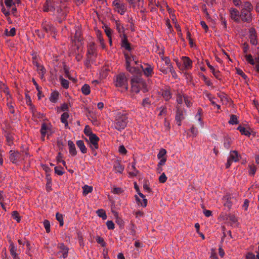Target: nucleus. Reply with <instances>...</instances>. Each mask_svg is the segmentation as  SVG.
I'll return each instance as SVG.
<instances>
[{
    "instance_id": "f257e3e1",
    "label": "nucleus",
    "mask_w": 259,
    "mask_h": 259,
    "mask_svg": "<svg viewBox=\"0 0 259 259\" xmlns=\"http://www.w3.org/2000/svg\"><path fill=\"white\" fill-rule=\"evenodd\" d=\"M253 9V7L250 2H244L242 5L240 13V20L243 22L251 23L253 19V15L251 13Z\"/></svg>"
},
{
    "instance_id": "f03ea898",
    "label": "nucleus",
    "mask_w": 259,
    "mask_h": 259,
    "mask_svg": "<svg viewBox=\"0 0 259 259\" xmlns=\"http://www.w3.org/2000/svg\"><path fill=\"white\" fill-rule=\"evenodd\" d=\"M131 90L136 94L141 90L144 93L148 91L147 84L144 79L140 75H133L131 78Z\"/></svg>"
},
{
    "instance_id": "7ed1b4c3",
    "label": "nucleus",
    "mask_w": 259,
    "mask_h": 259,
    "mask_svg": "<svg viewBox=\"0 0 259 259\" xmlns=\"http://www.w3.org/2000/svg\"><path fill=\"white\" fill-rule=\"evenodd\" d=\"M128 122L127 114L118 112L115 115L113 121L114 128L118 131H121L126 127Z\"/></svg>"
},
{
    "instance_id": "20e7f679",
    "label": "nucleus",
    "mask_w": 259,
    "mask_h": 259,
    "mask_svg": "<svg viewBox=\"0 0 259 259\" xmlns=\"http://www.w3.org/2000/svg\"><path fill=\"white\" fill-rule=\"evenodd\" d=\"M114 85L121 92H124L128 90L127 79L123 73L117 75L114 79Z\"/></svg>"
},
{
    "instance_id": "39448f33",
    "label": "nucleus",
    "mask_w": 259,
    "mask_h": 259,
    "mask_svg": "<svg viewBox=\"0 0 259 259\" xmlns=\"http://www.w3.org/2000/svg\"><path fill=\"white\" fill-rule=\"evenodd\" d=\"M125 57L126 60V69L131 73L134 74V75H138L139 74L141 75L140 70L137 68L131 66L132 61L134 60V56H129L126 54H125Z\"/></svg>"
},
{
    "instance_id": "423d86ee",
    "label": "nucleus",
    "mask_w": 259,
    "mask_h": 259,
    "mask_svg": "<svg viewBox=\"0 0 259 259\" xmlns=\"http://www.w3.org/2000/svg\"><path fill=\"white\" fill-rule=\"evenodd\" d=\"M112 4L115 7V11L120 15H124L127 10L126 5L121 0H114Z\"/></svg>"
},
{
    "instance_id": "0eeeda50",
    "label": "nucleus",
    "mask_w": 259,
    "mask_h": 259,
    "mask_svg": "<svg viewBox=\"0 0 259 259\" xmlns=\"http://www.w3.org/2000/svg\"><path fill=\"white\" fill-rule=\"evenodd\" d=\"M240 155L236 150L231 151L230 152V155L227 159V161L225 164L226 168H228L230 167L233 162H237L239 160Z\"/></svg>"
},
{
    "instance_id": "6e6552de",
    "label": "nucleus",
    "mask_w": 259,
    "mask_h": 259,
    "mask_svg": "<svg viewBox=\"0 0 259 259\" xmlns=\"http://www.w3.org/2000/svg\"><path fill=\"white\" fill-rule=\"evenodd\" d=\"M140 67L143 72L144 75L147 77H151L154 74L153 67L149 64H144V65L141 64Z\"/></svg>"
},
{
    "instance_id": "1a4fd4ad",
    "label": "nucleus",
    "mask_w": 259,
    "mask_h": 259,
    "mask_svg": "<svg viewBox=\"0 0 259 259\" xmlns=\"http://www.w3.org/2000/svg\"><path fill=\"white\" fill-rule=\"evenodd\" d=\"M245 60L251 65H255V69L257 72H259V57H256L254 59L251 55H246Z\"/></svg>"
},
{
    "instance_id": "9d476101",
    "label": "nucleus",
    "mask_w": 259,
    "mask_h": 259,
    "mask_svg": "<svg viewBox=\"0 0 259 259\" xmlns=\"http://www.w3.org/2000/svg\"><path fill=\"white\" fill-rule=\"evenodd\" d=\"M99 140V138L96 134L89 138V141L90 142V147L92 149V150L98 149V142Z\"/></svg>"
},
{
    "instance_id": "9b49d317",
    "label": "nucleus",
    "mask_w": 259,
    "mask_h": 259,
    "mask_svg": "<svg viewBox=\"0 0 259 259\" xmlns=\"http://www.w3.org/2000/svg\"><path fill=\"white\" fill-rule=\"evenodd\" d=\"M44 30L48 33L52 35V37L55 38V28L53 25L47 21L42 24Z\"/></svg>"
},
{
    "instance_id": "f8f14e48",
    "label": "nucleus",
    "mask_w": 259,
    "mask_h": 259,
    "mask_svg": "<svg viewBox=\"0 0 259 259\" xmlns=\"http://www.w3.org/2000/svg\"><path fill=\"white\" fill-rule=\"evenodd\" d=\"M9 153L10 160L13 163H16L21 158V154L17 151L11 150Z\"/></svg>"
},
{
    "instance_id": "ddd939ff",
    "label": "nucleus",
    "mask_w": 259,
    "mask_h": 259,
    "mask_svg": "<svg viewBox=\"0 0 259 259\" xmlns=\"http://www.w3.org/2000/svg\"><path fill=\"white\" fill-rule=\"evenodd\" d=\"M60 250L57 252V254L59 257L65 258L67 257L68 249L63 244H60L59 245Z\"/></svg>"
},
{
    "instance_id": "4468645a",
    "label": "nucleus",
    "mask_w": 259,
    "mask_h": 259,
    "mask_svg": "<svg viewBox=\"0 0 259 259\" xmlns=\"http://www.w3.org/2000/svg\"><path fill=\"white\" fill-rule=\"evenodd\" d=\"M230 18L236 22L240 21V13L235 8H231L229 10Z\"/></svg>"
},
{
    "instance_id": "2eb2a0df",
    "label": "nucleus",
    "mask_w": 259,
    "mask_h": 259,
    "mask_svg": "<svg viewBox=\"0 0 259 259\" xmlns=\"http://www.w3.org/2000/svg\"><path fill=\"white\" fill-rule=\"evenodd\" d=\"M136 202L139 206L146 207L147 204V199L145 195H135Z\"/></svg>"
},
{
    "instance_id": "dca6fc26",
    "label": "nucleus",
    "mask_w": 259,
    "mask_h": 259,
    "mask_svg": "<svg viewBox=\"0 0 259 259\" xmlns=\"http://www.w3.org/2000/svg\"><path fill=\"white\" fill-rule=\"evenodd\" d=\"M121 47L128 51H131L132 50L131 44L128 41L126 35L125 34H123V36H121Z\"/></svg>"
},
{
    "instance_id": "f3484780",
    "label": "nucleus",
    "mask_w": 259,
    "mask_h": 259,
    "mask_svg": "<svg viewBox=\"0 0 259 259\" xmlns=\"http://www.w3.org/2000/svg\"><path fill=\"white\" fill-rule=\"evenodd\" d=\"M182 60L183 61L185 69L189 70L192 68L193 62L189 57L183 56L182 57Z\"/></svg>"
},
{
    "instance_id": "a211bd4d",
    "label": "nucleus",
    "mask_w": 259,
    "mask_h": 259,
    "mask_svg": "<svg viewBox=\"0 0 259 259\" xmlns=\"http://www.w3.org/2000/svg\"><path fill=\"white\" fill-rule=\"evenodd\" d=\"M233 197H231V195H224L222 198V203L225 207H227L230 209L232 206L233 202L231 199Z\"/></svg>"
},
{
    "instance_id": "6ab92c4d",
    "label": "nucleus",
    "mask_w": 259,
    "mask_h": 259,
    "mask_svg": "<svg viewBox=\"0 0 259 259\" xmlns=\"http://www.w3.org/2000/svg\"><path fill=\"white\" fill-rule=\"evenodd\" d=\"M175 119L177 124L180 126L181 125L182 120L184 119V115L183 111L179 108H177Z\"/></svg>"
},
{
    "instance_id": "aec40b11",
    "label": "nucleus",
    "mask_w": 259,
    "mask_h": 259,
    "mask_svg": "<svg viewBox=\"0 0 259 259\" xmlns=\"http://www.w3.org/2000/svg\"><path fill=\"white\" fill-rule=\"evenodd\" d=\"M124 166L118 160H115L113 164V170L115 173L122 174L124 170Z\"/></svg>"
},
{
    "instance_id": "412c9836",
    "label": "nucleus",
    "mask_w": 259,
    "mask_h": 259,
    "mask_svg": "<svg viewBox=\"0 0 259 259\" xmlns=\"http://www.w3.org/2000/svg\"><path fill=\"white\" fill-rule=\"evenodd\" d=\"M249 39L250 43L253 45H256L257 43L256 34L254 28H251L249 31Z\"/></svg>"
},
{
    "instance_id": "4be33fe9",
    "label": "nucleus",
    "mask_w": 259,
    "mask_h": 259,
    "mask_svg": "<svg viewBox=\"0 0 259 259\" xmlns=\"http://www.w3.org/2000/svg\"><path fill=\"white\" fill-rule=\"evenodd\" d=\"M68 146L70 154L72 156H76L77 154V151L74 143L72 141L69 140L68 141Z\"/></svg>"
},
{
    "instance_id": "5701e85b",
    "label": "nucleus",
    "mask_w": 259,
    "mask_h": 259,
    "mask_svg": "<svg viewBox=\"0 0 259 259\" xmlns=\"http://www.w3.org/2000/svg\"><path fill=\"white\" fill-rule=\"evenodd\" d=\"M42 10L46 12H53L55 10L54 7L51 5V0H46L43 6Z\"/></svg>"
},
{
    "instance_id": "b1692460",
    "label": "nucleus",
    "mask_w": 259,
    "mask_h": 259,
    "mask_svg": "<svg viewBox=\"0 0 259 259\" xmlns=\"http://www.w3.org/2000/svg\"><path fill=\"white\" fill-rule=\"evenodd\" d=\"M162 96L166 101H169L172 97V93L170 90L168 88L163 90L162 91Z\"/></svg>"
},
{
    "instance_id": "393cba45",
    "label": "nucleus",
    "mask_w": 259,
    "mask_h": 259,
    "mask_svg": "<svg viewBox=\"0 0 259 259\" xmlns=\"http://www.w3.org/2000/svg\"><path fill=\"white\" fill-rule=\"evenodd\" d=\"M206 63L207 66L210 69L213 75L216 78L218 79H221L220 76V72L219 70H215L214 67L210 65V62L208 60H206Z\"/></svg>"
},
{
    "instance_id": "a878e982",
    "label": "nucleus",
    "mask_w": 259,
    "mask_h": 259,
    "mask_svg": "<svg viewBox=\"0 0 259 259\" xmlns=\"http://www.w3.org/2000/svg\"><path fill=\"white\" fill-rule=\"evenodd\" d=\"M73 40L76 42H81L82 40V37L81 36V32L79 28H77L75 29V32L73 37Z\"/></svg>"
},
{
    "instance_id": "bb28decb",
    "label": "nucleus",
    "mask_w": 259,
    "mask_h": 259,
    "mask_svg": "<svg viewBox=\"0 0 259 259\" xmlns=\"http://www.w3.org/2000/svg\"><path fill=\"white\" fill-rule=\"evenodd\" d=\"M96 53L95 44L94 42H90L88 45L87 54L94 55Z\"/></svg>"
},
{
    "instance_id": "cd10ccee",
    "label": "nucleus",
    "mask_w": 259,
    "mask_h": 259,
    "mask_svg": "<svg viewBox=\"0 0 259 259\" xmlns=\"http://www.w3.org/2000/svg\"><path fill=\"white\" fill-rule=\"evenodd\" d=\"M17 248L14 245V243H12L10 245V253L13 257V259H19L17 253Z\"/></svg>"
},
{
    "instance_id": "c85d7f7f",
    "label": "nucleus",
    "mask_w": 259,
    "mask_h": 259,
    "mask_svg": "<svg viewBox=\"0 0 259 259\" xmlns=\"http://www.w3.org/2000/svg\"><path fill=\"white\" fill-rule=\"evenodd\" d=\"M69 118V113L68 112H64L61 116V121L64 124L66 128H68V123L67 119Z\"/></svg>"
},
{
    "instance_id": "c756f323",
    "label": "nucleus",
    "mask_w": 259,
    "mask_h": 259,
    "mask_svg": "<svg viewBox=\"0 0 259 259\" xmlns=\"http://www.w3.org/2000/svg\"><path fill=\"white\" fill-rule=\"evenodd\" d=\"M115 25L117 31L120 34V36H122L123 34H125L124 27L123 26V25L121 24L120 21L118 20H116Z\"/></svg>"
},
{
    "instance_id": "7c9ffc66",
    "label": "nucleus",
    "mask_w": 259,
    "mask_h": 259,
    "mask_svg": "<svg viewBox=\"0 0 259 259\" xmlns=\"http://www.w3.org/2000/svg\"><path fill=\"white\" fill-rule=\"evenodd\" d=\"M76 145L80 149V151L82 153L84 154L87 152V149L85 147V146L84 144V142L82 140H78L76 141Z\"/></svg>"
},
{
    "instance_id": "2f4dec72",
    "label": "nucleus",
    "mask_w": 259,
    "mask_h": 259,
    "mask_svg": "<svg viewBox=\"0 0 259 259\" xmlns=\"http://www.w3.org/2000/svg\"><path fill=\"white\" fill-rule=\"evenodd\" d=\"M49 130V127L48 125L45 123H44L41 124V129H40V133L41 134V139L42 141H45V137L46 135L47 131Z\"/></svg>"
},
{
    "instance_id": "473e14b6",
    "label": "nucleus",
    "mask_w": 259,
    "mask_h": 259,
    "mask_svg": "<svg viewBox=\"0 0 259 259\" xmlns=\"http://www.w3.org/2000/svg\"><path fill=\"white\" fill-rule=\"evenodd\" d=\"M81 92L84 95H88L91 93L90 87L88 84H84L81 88Z\"/></svg>"
},
{
    "instance_id": "72a5a7b5",
    "label": "nucleus",
    "mask_w": 259,
    "mask_h": 259,
    "mask_svg": "<svg viewBox=\"0 0 259 259\" xmlns=\"http://www.w3.org/2000/svg\"><path fill=\"white\" fill-rule=\"evenodd\" d=\"M7 142L8 145L11 146L13 144L14 138L12 134L7 133L6 134Z\"/></svg>"
},
{
    "instance_id": "f704fd0d",
    "label": "nucleus",
    "mask_w": 259,
    "mask_h": 259,
    "mask_svg": "<svg viewBox=\"0 0 259 259\" xmlns=\"http://www.w3.org/2000/svg\"><path fill=\"white\" fill-rule=\"evenodd\" d=\"M59 93L58 92H53L51 93L50 101L53 103H56L58 99Z\"/></svg>"
},
{
    "instance_id": "c9c22d12",
    "label": "nucleus",
    "mask_w": 259,
    "mask_h": 259,
    "mask_svg": "<svg viewBox=\"0 0 259 259\" xmlns=\"http://www.w3.org/2000/svg\"><path fill=\"white\" fill-rule=\"evenodd\" d=\"M237 130L240 132L241 135H243L248 137L250 135V133L245 127L240 125L237 127Z\"/></svg>"
},
{
    "instance_id": "e433bc0d",
    "label": "nucleus",
    "mask_w": 259,
    "mask_h": 259,
    "mask_svg": "<svg viewBox=\"0 0 259 259\" xmlns=\"http://www.w3.org/2000/svg\"><path fill=\"white\" fill-rule=\"evenodd\" d=\"M96 213L98 217L101 218L104 220H106L107 218L106 211L103 209L97 210Z\"/></svg>"
},
{
    "instance_id": "4c0bfd02",
    "label": "nucleus",
    "mask_w": 259,
    "mask_h": 259,
    "mask_svg": "<svg viewBox=\"0 0 259 259\" xmlns=\"http://www.w3.org/2000/svg\"><path fill=\"white\" fill-rule=\"evenodd\" d=\"M59 79L60 80V83H61V86L65 89H67L69 88V81L64 79L62 76H60L59 77Z\"/></svg>"
},
{
    "instance_id": "58836bf2",
    "label": "nucleus",
    "mask_w": 259,
    "mask_h": 259,
    "mask_svg": "<svg viewBox=\"0 0 259 259\" xmlns=\"http://www.w3.org/2000/svg\"><path fill=\"white\" fill-rule=\"evenodd\" d=\"M138 4H137V8L140 10V13H145L146 11V9L144 8V1L138 0Z\"/></svg>"
},
{
    "instance_id": "ea45409f",
    "label": "nucleus",
    "mask_w": 259,
    "mask_h": 259,
    "mask_svg": "<svg viewBox=\"0 0 259 259\" xmlns=\"http://www.w3.org/2000/svg\"><path fill=\"white\" fill-rule=\"evenodd\" d=\"M232 143V139L229 137H225L224 141V146L226 149H229Z\"/></svg>"
},
{
    "instance_id": "a19ab883",
    "label": "nucleus",
    "mask_w": 259,
    "mask_h": 259,
    "mask_svg": "<svg viewBox=\"0 0 259 259\" xmlns=\"http://www.w3.org/2000/svg\"><path fill=\"white\" fill-rule=\"evenodd\" d=\"M230 124H237L238 123L237 116L236 115L232 114L228 122Z\"/></svg>"
},
{
    "instance_id": "79ce46f5",
    "label": "nucleus",
    "mask_w": 259,
    "mask_h": 259,
    "mask_svg": "<svg viewBox=\"0 0 259 259\" xmlns=\"http://www.w3.org/2000/svg\"><path fill=\"white\" fill-rule=\"evenodd\" d=\"M82 189L83 194H88L92 192L93 188L91 186L85 185L82 187Z\"/></svg>"
},
{
    "instance_id": "37998d69",
    "label": "nucleus",
    "mask_w": 259,
    "mask_h": 259,
    "mask_svg": "<svg viewBox=\"0 0 259 259\" xmlns=\"http://www.w3.org/2000/svg\"><path fill=\"white\" fill-rule=\"evenodd\" d=\"M84 133L89 138L95 135L92 132L89 125H86L85 126V128L84 129Z\"/></svg>"
},
{
    "instance_id": "c03bdc74",
    "label": "nucleus",
    "mask_w": 259,
    "mask_h": 259,
    "mask_svg": "<svg viewBox=\"0 0 259 259\" xmlns=\"http://www.w3.org/2000/svg\"><path fill=\"white\" fill-rule=\"evenodd\" d=\"M56 220L59 222L60 226H62L64 224L62 214L59 213V212L56 213Z\"/></svg>"
},
{
    "instance_id": "a18cd8bd",
    "label": "nucleus",
    "mask_w": 259,
    "mask_h": 259,
    "mask_svg": "<svg viewBox=\"0 0 259 259\" xmlns=\"http://www.w3.org/2000/svg\"><path fill=\"white\" fill-rule=\"evenodd\" d=\"M5 33L7 36H14L16 34V29L14 27L12 28L9 31L6 29Z\"/></svg>"
},
{
    "instance_id": "49530a36",
    "label": "nucleus",
    "mask_w": 259,
    "mask_h": 259,
    "mask_svg": "<svg viewBox=\"0 0 259 259\" xmlns=\"http://www.w3.org/2000/svg\"><path fill=\"white\" fill-rule=\"evenodd\" d=\"M57 145L60 150H62L64 146L63 140L61 138H58L57 140Z\"/></svg>"
},
{
    "instance_id": "de8ad7c7",
    "label": "nucleus",
    "mask_w": 259,
    "mask_h": 259,
    "mask_svg": "<svg viewBox=\"0 0 259 259\" xmlns=\"http://www.w3.org/2000/svg\"><path fill=\"white\" fill-rule=\"evenodd\" d=\"M96 241L98 243L100 244L102 247H105L106 245V243L104 241L103 238L100 236L96 237Z\"/></svg>"
},
{
    "instance_id": "09e8293b",
    "label": "nucleus",
    "mask_w": 259,
    "mask_h": 259,
    "mask_svg": "<svg viewBox=\"0 0 259 259\" xmlns=\"http://www.w3.org/2000/svg\"><path fill=\"white\" fill-rule=\"evenodd\" d=\"M43 224H44V228H45L47 233H49L50 232V222L47 220H45L44 221Z\"/></svg>"
},
{
    "instance_id": "8fccbe9b",
    "label": "nucleus",
    "mask_w": 259,
    "mask_h": 259,
    "mask_svg": "<svg viewBox=\"0 0 259 259\" xmlns=\"http://www.w3.org/2000/svg\"><path fill=\"white\" fill-rule=\"evenodd\" d=\"M12 217H13V219L16 220L17 222H20L21 221V218H20L19 214L17 211H13Z\"/></svg>"
},
{
    "instance_id": "3c124183",
    "label": "nucleus",
    "mask_w": 259,
    "mask_h": 259,
    "mask_svg": "<svg viewBox=\"0 0 259 259\" xmlns=\"http://www.w3.org/2000/svg\"><path fill=\"white\" fill-rule=\"evenodd\" d=\"M55 172L59 176H62L64 174L63 167L61 166H56L55 167Z\"/></svg>"
},
{
    "instance_id": "603ef678",
    "label": "nucleus",
    "mask_w": 259,
    "mask_h": 259,
    "mask_svg": "<svg viewBox=\"0 0 259 259\" xmlns=\"http://www.w3.org/2000/svg\"><path fill=\"white\" fill-rule=\"evenodd\" d=\"M166 150L162 148L160 150L158 154H157V158L158 159H161L163 157H165L164 156L166 155Z\"/></svg>"
},
{
    "instance_id": "864d4df0",
    "label": "nucleus",
    "mask_w": 259,
    "mask_h": 259,
    "mask_svg": "<svg viewBox=\"0 0 259 259\" xmlns=\"http://www.w3.org/2000/svg\"><path fill=\"white\" fill-rule=\"evenodd\" d=\"M249 174L251 176H253L256 171V168L254 164L249 165Z\"/></svg>"
},
{
    "instance_id": "5fc2aeb1",
    "label": "nucleus",
    "mask_w": 259,
    "mask_h": 259,
    "mask_svg": "<svg viewBox=\"0 0 259 259\" xmlns=\"http://www.w3.org/2000/svg\"><path fill=\"white\" fill-rule=\"evenodd\" d=\"M220 21L221 22V24L223 25V28L225 30H226L227 29V21H226L225 17L222 15H220Z\"/></svg>"
},
{
    "instance_id": "6e6d98bb",
    "label": "nucleus",
    "mask_w": 259,
    "mask_h": 259,
    "mask_svg": "<svg viewBox=\"0 0 259 259\" xmlns=\"http://www.w3.org/2000/svg\"><path fill=\"white\" fill-rule=\"evenodd\" d=\"M143 189L145 191V192H146V193H149L151 192L149 185L148 182L146 181L145 182V183L143 184Z\"/></svg>"
},
{
    "instance_id": "4d7b16f0",
    "label": "nucleus",
    "mask_w": 259,
    "mask_h": 259,
    "mask_svg": "<svg viewBox=\"0 0 259 259\" xmlns=\"http://www.w3.org/2000/svg\"><path fill=\"white\" fill-rule=\"evenodd\" d=\"M106 225L109 230H113L115 228L114 224L112 221H108L106 222Z\"/></svg>"
},
{
    "instance_id": "13d9d810",
    "label": "nucleus",
    "mask_w": 259,
    "mask_h": 259,
    "mask_svg": "<svg viewBox=\"0 0 259 259\" xmlns=\"http://www.w3.org/2000/svg\"><path fill=\"white\" fill-rule=\"evenodd\" d=\"M246 258L247 259H259V255H255L252 253H248L246 255Z\"/></svg>"
},
{
    "instance_id": "bf43d9fd",
    "label": "nucleus",
    "mask_w": 259,
    "mask_h": 259,
    "mask_svg": "<svg viewBox=\"0 0 259 259\" xmlns=\"http://www.w3.org/2000/svg\"><path fill=\"white\" fill-rule=\"evenodd\" d=\"M112 32L113 31L111 28L108 27H106L105 29V32L106 33V34L107 35L109 38H110V37H111Z\"/></svg>"
},
{
    "instance_id": "052dcab7",
    "label": "nucleus",
    "mask_w": 259,
    "mask_h": 259,
    "mask_svg": "<svg viewBox=\"0 0 259 259\" xmlns=\"http://www.w3.org/2000/svg\"><path fill=\"white\" fill-rule=\"evenodd\" d=\"M206 96L208 98L209 100L211 102V103L214 105H215L216 102L214 101L215 98L214 97H212L211 94L210 93H206Z\"/></svg>"
},
{
    "instance_id": "680f3d73",
    "label": "nucleus",
    "mask_w": 259,
    "mask_h": 259,
    "mask_svg": "<svg viewBox=\"0 0 259 259\" xmlns=\"http://www.w3.org/2000/svg\"><path fill=\"white\" fill-rule=\"evenodd\" d=\"M203 81L205 82V84L208 86H211L212 84V83L211 81L204 75L202 76Z\"/></svg>"
},
{
    "instance_id": "e2e57ef3",
    "label": "nucleus",
    "mask_w": 259,
    "mask_h": 259,
    "mask_svg": "<svg viewBox=\"0 0 259 259\" xmlns=\"http://www.w3.org/2000/svg\"><path fill=\"white\" fill-rule=\"evenodd\" d=\"M33 115L36 116L38 118H42L44 117V114L37 112L36 110H33Z\"/></svg>"
},
{
    "instance_id": "0e129e2a",
    "label": "nucleus",
    "mask_w": 259,
    "mask_h": 259,
    "mask_svg": "<svg viewBox=\"0 0 259 259\" xmlns=\"http://www.w3.org/2000/svg\"><path fill=\"white\" fill-rule=\"evenodd\" d=\"M166 180L167 177H166L165 174L163 172L159 177V181L160 183H164L166 182Z\"/></svg>"
},
{
    "instance_id": "69168bd1",
    "label": "nucleus",
    "mask_w": 259,
    "mask_h": 259,
    "mask_svg": "<svg viewBox=\"0 0 259 259\" xmlns=\"http://www.w3.org/2000/svg\"><path fill=\"white\" fill-rule=\"evenodd\" d=\"M5 3L6 6L9 9L13 5H15V3L13 2V0H5Z\"/></svg>"
},
{
    "instance_id": "338daca9",
    "label": "nucleus",
    "mask_w": 259,
    "mask_h": 259,
    "mask_svg": "<svg viewBox=\"0 0 259 259\" xmlns=\"http://www.w3.org/2000/svg\"><path fill=\"white\" fill-rule=\"evenodd\" d=\"M184 96L180 94L177 95V102L179 104H182L183 102Z\"/></svg>"
},
{
    "instance_id": "774afa93",
    "label": "nucleus",
    "mask_w": 259,
    "mask_h": 259,
    "mask_svg": "<svg viewBox=\"0 0 259 259\" xmlns=\"http://www.w3.org/2000/svg\"><path fill=\"white\" fill-rule=\"evenodd\" d=\"M236 73L238 74L241 76L244 79H246L247 78V76L245 75V74L243 72V71L239 68L236 69Z\"/></svg>"
}]
</instances>
